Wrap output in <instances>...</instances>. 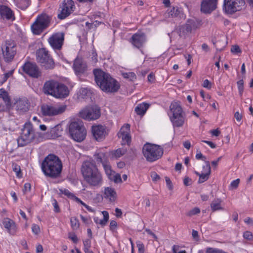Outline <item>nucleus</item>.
Segmentation results:
<instances>
[{
    "label": "nucleus",
    "mask_w": 253,
    "mask_h": 253,
    "mask_svg": "<svg viewBox=\"0 0 253 253\" xmlns=\"http://www.w3.org/2000/svg\"><path fill=\"white\" fill-rule=\"evenodd\" d=\"M149 106L148 103L143 102L138 104L136 107L135 111L137 115H143L149 107Z\"/></svg>",
    "instance_id": "obj_30"
},
{
    "label": "nucleus",
    "mask_w": 253,
    "mask_h": 253,
    "mask_svg": "<svg viewBox=\"0 0 253 253\" xmlns=\"http://www.w3.org/2000/svg\"><path fill=\"white\" fill-rule=\"evenodd\" d=\"M218 0H202L201 4V11L210 13L216 8Z\"/></svg>",
    "instance_id": "obj_18"
},
{
    "label": "nucleus",
    "mask_w": 253,
    "mask_h": 253,
    "mask_svg": "<svg viewBox=\"0 0 253 253\" xmlns=\"http://www.w3.org/2000/svg\"><path fill=\"white\" fill-rule=\"evenodd\" d=\"M129 134L130 133H118L119 137L122 139L123 144H125L126 143L128 144L130 142L131 138Z\"/></svg>",
    "instance_id": "obj_36"
},
{
    "label": "nucleus",
    "mask_w": 253,
    "mask_h": 253,
    "mask_svg": "<svg viewBox=\"0 0 253 253\" xmlns=\"http://www.w3.org/2000/svg\"><path fill=\"white\" fill-rule=\"evenodd\" d=\"M131 43L136 47H141L146 42V37L144 33L139 32L134 34L131 39Z\"/></svg>",
    "instance_id": "obj_22"
},
{
    "label": "nucleus",
    "mask_w": 253,
    "mask_h": 253,
    "mask_svg": "<svg viewBox=\"0 0 253 253\" xmlns=\"http://www.w3.org/2000/svg\"><path fill=\"white\" fill-rule=\"evenodd\" d=\"M52 205L54 207V211L56 212H58L60 211V209L58 205V203L55 199L52 200Z\"/></svg>",
    "instance_id": "obj_57"
},
{
    "label": "nucleus",
    "mask_w": 253,
    "mask_h": 253,
    "mask_svg": "<svg viewBox=\"0 0 253 253\" xmlns=\"http://www.w3.org/2000/svg\"><path fill=\"white\" fill-rule=\"evenodd\" d=\"M126 152V149L124 148H119L117 149L113 153V156L116 158H120L123 155H124Z\"/></svg>",
    "instance_id": "obj_39"
},
{
    "label": "nucleus",
    "mask_w": 253,
    "mask_h": 253,
    "mask_svg": "<svg viewBox=\"0 0 253 253\" xmlns=\"http://www.w3.org/2000/svg\"><path fill=\"white\" fill-rule=\"evenodd\" d=\"M200 210L198 208H194L191 211H190L188 213V215L189 216H192L196 214L200 213Z\"/></svg>",
    "instance_id": "obj_52"
},
{
    "label": "nucleus",
    "mask_w": 253,
    "mask_h": 253,
    "mask_svg": "<svg viewBox=\"0 0 253 253\" xmlns=\"http://www.w3.org/2000/svg\"><path fill=\"white\" fill-rule=\"evenodd\" d=\"M81 171L84 180L89 185L95 187L102 185V175L95 163L90 161L84 162L82 165Z\"/></svg>",
    "instance_id": "obj_1"
},
{
    "label": "nucleus",
    "mask_w": 253,
    "mask_h": 253,
    "mask_svg": "<svg viewBox=\"0 0 253 253\" xmlns=\"http://www.w3.org/2000/svg\"><path fill=\"white\" fill-rule=\"evenodd\" d=\"M234 117L237 121L240 122L242 119L243 116L241 113L237 111L235 113Z\"/></svg>",
    "instance_id": "obj_62"
},
{
    "label": "nucleus",
    "mask_w": 253,
    "mask_h": 253,
    "mask_svg": "<svg viewBox=\"0 0 253 253\" xmlns=\"http://www.w3.org/2000/svg\"><path fill=\"white\" fill-rule=\"evenodd\" d=\"M119 134L130 133V126L129 124H125L121 128Z\"/></svg>",
    "instance_id": "obj_42"
},
{
    "label": "nucleus",
    "mask_w": 253,
    "mask_h": 253,
    "mask_svg": "<svg viewBox=\"0 0 253 253\" xmlns=\"http://www.w3.org/2000/svg\"><path fill=\"white\" fill-rule=\"evenodd\" d=\"M2 99V101L8 103L10 102V98L7 91L3 88L0 89V99Z\"/></svg>",
    "instance_id": "obj_34"
},
{
    "label": "nucleus",
    "mask_w": 253,
    "mask_h": 253,
    "mask_svg": "<svg viewBox=\"0 0 253 253\" xmlns=\"http://www.w3.org/2000/svg\"><path fill=\"white\" fill-rule=\"evenodd\" d=\"M91 131L93 138L97 141H102L107 135L106 127L98 125L92 126Z\"/></svg>",
    "instance_id": "obj_16"
},
{
    "label": "nucleus",
    "mask_w": 253,
    "mask_h": 253,
    "mask_svg": "<svg viewBox=\"0 0 253 253\" xmlns=\"http://www.w3.org/2000/svg\"><path fill=\"white\" fill-rule=\"evenodd\" d=\"M80 93L83 97H84L90 93V90L87 88L83 87L80 89Z\"/></svg>",
    "instance_id": "obj_50"
},
{
    "label": "nucleus",
    "mask_w": 253,
    "mask_h": 253,
    "mask_svg": "<svg viewBox=\"0 0 253 253\" xmlns=\"http://www.w3.org/2000/svg\"><path fill=\"white\" fill-rule=\"evenodd\" d=\"M42 169L46 176L58 177L62 169V164L59 158L53 154L46 156L42 162Z\"/></svg>",
    "instance_id": "obj_3"
},
{
    "label": "nucleus",
    "mask_w": 253,
    "mask_h": 253,
    "mask_svg": "<svg viewBox=\"0 0 253 253\" xmlns=\"http://www.w3.org/2000/svg\"><path fill=\"white\" fill-rule=\"evenodd\" d=\"M64 35L63 33H56L53 34L48 40L50 46L54 50H60L63 44Z\"/></svg>",
    "instance_id": "obj_15"
},
{
    "label": "nucleus",
    "mask_w": 253,
    "mask_h": 253,
    "mask_svg": "<svg viewBox=\"0 0 253 253\" xmlns=\"http://www.w3.org/2000/svg\"><path fill=\"white\" fill-rule=\"evenodd\" d=\"M221 200L219 199H214L211 202V208L212 211L223 210L221 205Z\"/></svg>",
    "instance_id": "obj_32"
},
{
    "label": "nucleus",
    "mask_w": 253,
    "mask_h": 253,
    "mask_svg": "<svg viewBox=\"0 0 253 253\" xmlns=\"http://www.w3.org/2000/svg\"><path fill=\"white\" fill-rule=\"evenodd\" d=\"M206 165L203 167V173H211V167L209 161H205Z\"/></svg>",
    "instance_id": "obj_46"
},
{
    "label": "nucleus",
    "mask_w": 253,
    "mask_h": 253,
    "mask_svg": "<svg viewBox=\"0 0 253 253\" xmlns=\"http://www.w3.org/2000/svg\"><path fill=\"white\" fill-rule=\"evenodd\" d=\"M245 4L244 0H224L223 10L227 14H232L242 10Z\"/></svg>",
    "instance_id": "obj_9"
},
{
    "label": "nucleus",
    "mask_w": 253,
    "mask_h": 253,
    "mask_svg": "<svg viewBox=\"0 0 253 253\" xmlns=\"http://www.w3.org/2000/svg\"><path fill=\"white\" fill-rule=\"evenodd\" d=\"M59 82L54 81L50 80L46 82L43 86V91L45 94L53 96L56 87H57Z\"/></svg>",
    "instance_id": "obj_23"
},
{
    "label": "nucleus",
    "mask_w": 253,
    "mask_h": 253,
    "mask_svg": "<svg viewBox=\"0 0 253 253\" xmlns=\"http://www.w3.org/2000/svg\"><path fill=\"white\" fill-rule=\"evenodd\" d=\"M102 196L105 199H108L110 202H114L116 199L117 194L113 188L106 187H104Z\"/></svg>",
    "instance_id": "obj_26"
},
{
    "label": "nucleus",
    "mask_w": 253,
    "mask_h": 253,
    "mask_svg": "<svg viewBox=\"0 0 253 253\" xmlns=\"http://www.w3.org/2000/svg\"><path fill=\"white\" fill-rule=\"evenodd\" d=\"M93 74L96 83L104 91L106 92H115L120 88L118 82L111 76L100 69H94Z\"/></svg>",
    "instance_id": "obj_2"
},
{
    "label": "nucleus",
    "mask_w": 253,
    "mask_h": 253,
    "mask_svg": "<svg viewBox=\"0 0 253 253\" xmlns=\"http://www.w3.org/2000/svg\"><path fill=\"white\" fill-rule=\"evenodd\" d=\"M69 132L71 138L77 142L83 141L86 136V129L81 122H72L69 126Z\"/></svg>",
    "instance_id": "obj_5"
},
{
    "label": "nucleus",
    "mask_w": 253,
    "mask_h": 253,
    "mask_svg": "<svg viewBox=\"0 0 253 253\" xmlns=\"http://www.w3.org/2000/svg\"><path fill=\"white\" fill-rule=\"evenodd\" d=\"M117 226V223L115 220H111L110 223V229L111 230H114Z\"/></svg>",
    "instance_id": "obj_63"
},
{
    "label": "nucleus",
    "mask_w": 253,
    "mask_h": 253,
    "mask_svg": "<svg viewBox=\"0 0 253 253\" xmlns=\"http://www.w3.org/2000/svg\"><path fill=\"white\" fill-rule=\"evenodd\" d=\"M137 247L138 249V253H144V246L141 242L137 243Z\"/></svg>",
    "instance_id": "obj_55"
},
{
    "label": "nucleus",
    "mask_w": 253,
    "mask_h": 253,
    "mask_svg": "<svg viewBox=\"0 0 253 253\" xmlns=\"http://www.w3.org/2000/svg\"><path fill=\"white\" fill-rule=\"evenodd\" d=\"M104 168V169L105 171L106 174L108 176V178L111 177L113 173L114 172L111 168V166L108 163L105 164V165H102Z\"/></svg>",
    "instance_id": "obj_37"
},
{
    "label": "nucleus",
    "mask_w": 253,
    "mask_h": 253,
    "mask_svg": "<svg viewBox=\"0 0 253 253\" xmlns=\"http://www.w3.org/2000/svg\"><path fill=\"white\" fill-rule=\"evenodd\" d=\"M60 191L62 194H64L69 198L74 199L75 197V196L73 193H71L68 189H60Z\"/></svg>",
    "instance_id": "obj_47"
},
{
    "label": "nucleus",
    "mask_w": 253,
    "mask_h": 253,
    "mask_svg": "<svg viewBox=\"0 0 253 253\" xmlns=\"http://www.w3.org/2000/svg\"><path fill=\"white\" fill-rule=\"evenodd\" d=\"M210 174L202 173L200 175V177L198 180V183H202L209 179V175Z\"/></svg>",
    "instance_id": "obj_45"
},
{
    "label": "nucleus",
    "mask_w": 253,
    "mask_h": 253,
    "mask_svg": "<svg viewBox=\"0 0 253 253\" xmlns=\"http://www.w3.org/2000/svg\"><path fill=\"white\" fill-rule=\"evenodd\" d=\"M7 111H8V113L9 115V124L12 123L14 125L13 127H12V128H10V129L14 130L15 128V126H17V124L15 123V122H14L13 121V120L15 119V117H16V116L15 115V114H14L15 113L14 112V110H13V109H11V110L9 109Z\"/></svg>",
    "instance_id": "obj_35"
},
{
    "label": "nucleus",
    "mask_w": 253,
    "mask_h": 253,
    "mask_svg": "<svg viewBox=\"0 0 253 253\" xmlns=\"http://www.w3.org/2000/svg\"><path fill=\"white\" fill-rule=\"evenodd\" d=\"M170 112L172 116L184 115V113L179 102H173L170 106Z\"/></svg>",
    "instance_id": "obj_28"
},
{
    "label": "nucleus",
    "mask_w": 253,
    "mask_h": 253,
    "mask_svg": "<svg viewBox=\"0 0 253 253\" xmlns=\"http://www.w3.org/2000/svg\"><path fill=\"white\" fill-rule=\"evenodd\" d=\"M95 159L97 163H101L102 165L108 163L107 154L103 152L98 151L94 154Z\"/></svg>",
    "instance_id": "obj_29"
},
{
    "label": "nucleus",
    "mask_w": 253,
    "mask_h": 253,
    "mask_svg": "<svg viewBox=\"0 0 253 253\" xmlns=\"http://www.w3.org/2000/svg\"><path fill=\"white\" fill-rule=\"evenodd\" d=\"M243 237L244 238V239L249 241L253 240V235L251 232L249 231H247L244 232Z\"/></svg>",
    "instance_id": "obj_48"
},
{
    "label": "nucleus",
    "mask_w": 253,
    "mask_h": 253,
    "mask_svg": "<svg viewBox=\"0 0 253 253\" xmlns=\"http://www.w3.org/2000/svg\"><path fill=\"white\" fill-rule=\"evenodd\" d=\"M122 75L124 78L130 81H134L136 79V75L133 72L124 73Z\"/></svg>",
    "instance_id": "obj_38"
},
{
    "label": "nucleus",
    "mask_w": 253,
    "mask_h": 253,
    "mask_svg": "<svg viewBox=\"0 0 253 253\" xmlns=\"http://www.w3.org/2000/svg\"><path fill=\"white\" fill-rule=\"evenodd\" d=\"M73 67L76 74L78 75L85 72L86 65L82 59L76 58L74 61Z\"/></svg>",
    "instance_id": "obj_25"
},
{
    "label": "nucleus",
    "mask_w": 253,
    "mask_h": 253,
    "mask_svg": "<svg viewBox=\"0 0 253 253\" xmlns=\"http://www.w3.org/2000/svg\"><path fill=\"white\" fill-rule=\"evenodd\" d=\"M69 238L71 239L74 243H76L78 241L77 236L74 233H70L69 234Z\"/></svg>",
    "instance_id": "obj_56"
},
{
    "label": "nucleus",
    "mask_w": 253,
    "mask_h": 253,
    "mask_svg": "<svg viewBox=\"0 0 253 253\" xmlns=\"http://www.w3.org/2000/svg\"><path fill=\"white\" fill-rule=\"evenodd\" d=\"M170 121L174 127H180L183 126L185 121V115H180L172 116L170 117Z\"/></svg>",
    "instance_id": "obj_27"
},
{
    "label": "nucleus",
    "mask_w": 253,
    "mask_h": 253,
    "mask_svg": "<svg viewBox=\"0 0 253 253\" xmlns=\"http://www.w3.org/2000/svg\"><path fill=\"white\" fill-rule=\"evenodd\" d=\"M13 170L16 173L17 176L18 177H21L22 176L20 166L17 165H13Z\"/></svg>",
    "instance_id": "obj_49"
},
{
    "label": "nucleus",
    "mask_w": 253,
    "mask_h": 253,
    "mask_svg": "<svg viewBox=\"0 0 253 253\" xmlns=\"http://www.w3.org/2000/svg\"><path fill=\"white\" fill-rule=\"evenodd\" d=\"M200 26V22L196 19H188L179 28L180 36H184L195 32Z\"/></svg>",
    "instance_id": "obj_14"
},
{
    "label": "nucleus",
    "mask_w": 253,
    "mask_h": 253,
    "mask_svg": "<svg viewBox=\"0 0 253 253\" xmlns=\"http://www.w3.org/2000/svg\"><path fill=\"white\" fill-rule=\"evenodd\" d=\"M32 232L35 234H38L40 231V228L39 225L37 224H33L32 226Z\"/></svg>",
    "instance_id": "obj_53"
},
{
    "label": "nucleus",
    "mask_w": 253,
    "mask_h": 253,
    "mask_svg": "<svg viewBox=\"0 0 253 253\" xmlns=\"http://www.w3.org/2000/svg\"><path fill=\"white\" fill-rule=\"evenodd\" d=\"M101 115L100 109L97 105L86 107L80 112V116L87 121L98 119Z\"/></svg>",
    "instance_id": "obj_10"
},
{
    "label": "nucleus",
    "mask_w": 253,
    "mask_h": 253,
    "mask_svg": "<svg viewBox=\"0 0 253 253\" xmlns=\"http://www.w3.org/2000/svg\"><path fill=\"white\" fill-rule=\"evenodd\" d=\"M36 57L38 62L44 69L51 70L54 68V62L46 49L42 48L38 50Z\"/></svg>",
    "instance_id": "obj_8"
},
{
    "label": "nucleus",
    "mask_w": 253,
    "mask_h": 253,
    "mask_svg": "<svg viewBox=\"0 0 253 253\" xmlns=\"http://www.w3.org/2000/svg\"><path fill=\"white\" fill-rule=\"evenodd\" d=\"M76 8L74 1L73 0H64L60 5L58 14V18L64 19L70 15Z\"/></svg>",
    "instance_id": "obj_12"
},
{
    "label": "nucleus",
    "mask_w": 253,
    "mask_h": 253,
    "mask_svg": "<svg viewBox=\"0 0 253 253\" xmlns=\"http://www.w3.org/2000/svg\"><path fill=\"white\" fill-rule=\"evenodd\" d=\"M244 222L250 226L253 225V219L250 217H247L244 219Z\"/></svg>",
    "instance_id": "obj_64"
},
{
    "label": "nucleus",
    "mask_w": 253,
    "mask_h": 253,
    "mask_svg": "<svg viewBox=\"0 0 253 253\" xmlns=\"http://www.w3.org/2000/svg\"><path fill=\"white\" fill-rule=\"evenodd\" d=\"M23 70L26 74L34 78H38L40 75L39 68L35 63L27 62L22 66Z\"/></svg>",
    "instance_id": "obj_17"
},
{
    "label": "nucleus",
    "mask_w": 253,
    "mask_h": 253,
    "mask_svg": "<svg viewBox=\"0 0 253 253\" xmlns=\"http://www.w3.org/2000/svg\"><path fill=\"white\" fill-rule=\"evenodd\" d=\"M143 153L148 161L153 162L162 156L163 150L157 145L146 144L143 146Z\"/></svg>",
    "instance_id": "obj_6"
},
{
    "label": "nucleus",
    "mask_w": 253,
    "mask_h": 253,
    "mask_svg": "<svg viewBox=\"0 0 253 253\" xmlns=\"http://www.w3.org/2000/svg\"><path fill=\"white\" fill-rule=\"evenodd\" d=\"M1 50L4 60L11 61L16 53L15 44L12 41H6L2 45Z\"/></svg>",
    "instance_id": "obj_13"
},
{
    "label": "nucleus",
    "mask_w": 253,
    "mask_h": 253,
    "mask_svg": "<svg viewBox=\"0 0 253 253\" xmlns=\"http://www.w3.org/2000/svg\"><path fill=\"white\" fill-rule=\"evenodd\" d=\"M13 1L16 6L22 10L26 9L30 4V0H20L19 1L13 0Z\"/></svg>",
    "instance_id": "obj_33"
},
{
    "label": "nucleus",
    "mask_w": 253,
    "mask_h": 253,
    "mask_svg": "<svg viewBox=\"0 0 253 253\" xmlns=\"http://www.w3.org/2000/svg\"><path fill=\"white\" fill-rule=\"evenodd\" d=\"M84 249L90 248L91 246V242L90 239H86L83 241Z\"/></svg>",
    "instance_id": "obj_60"
},
{
    "label": "nucleus",
    "mask_w": 253,
    "mask_h": 253,
    "mask_svg": "<svg viewBox=\"0 0 253 253\" xmlns=\"http://www.w3.org/2000/svg\"><path fill=\"white\" fill-rule=\"evenodd\" d=\"M62 131V129L61 128V126L58 125L51 128L50 133L56 134H61Z\"/></svg>",
    "instance_id": "obj_41"
},
{
    "label": "nucleus",
    "mask_w": 253,
    "mask_h": 253,
    "mask_svg": "<svg viewBox=\"0 0 253 253\" xmlns=\"http://www.w3.org/2000/svg\"><path fill=\"white\" fill-rule=\"evenodd\" d=\"M151 177L154 181H157L160 179V176L155 171L152 172Z\"/></svg>",
    "instance_id": "obj_58"
},
{
    "label": "nucleus",
    "mask_w": 253,
    "mask_h": 253,
    "mask_svg": "<svg viewBox=\"0 0 253 253\" xmlns=\"http://www.w3.org/2000/svg\"><path fill=\"white\" fill-rule=\"evenodd\" d=\"M231 51L233 53H238L241 52V49L238 45H233L231 48Z\"/></svg>",
    "instance_id": "obj_54"
},
{
    "label": "nucleus",
    "mask_w": 253,
    "mask_h": 253,
    "mask_svg": "<svg viewBox=\"0 0 253 253\" xmlns=\"http://www.w3.org/2000/svg\"><path fill=\"white\" fill-rule=\"evenodd\" d=\"M11 106V102L6 103V102H1L0 100V112L7 111Z\"/></svg>",
    "instance_id": "obj_40"
},
{
    "label": "nucleus",
    "mask_w": 253,
    "mask_h": 253,
    "mask_svg": "<svg viewBox=\"0 0 253 253\" xmlns=\"http://www.w3.org/2000/svg\"><path fill=\"white\" fill-rule=\"evenodd\" d=\"M66 109L65 105L44 104L41 106V112L44 116H54L63 113Z\"/></svg>",
    "instance_id": "obj_11"
},
{
    "label": "nucleus",
    "mask_w": 253,
    "mask_h": 253,
    "mask_svg": "<svg viewBox=\"0 0 253 253\" xmlns=\"http://www.w3.org/2000/svg\"><path fill=\"white\" fill-rule=\"evenodd\" d=\"M238 87L240 94L241 95L244 90V82L241 80L237 82Z\"/></svg>",
    "instance_id": "obj_51"
},
{
    "label": "nucleus",
    "mask_w": 253,
    "mask_h": 253,
    "mask_svg": "<svg viewBox=\"0 0 253 253\" xmlns=\"http://www.w3.org/2000/svg\"><path fill=\"white\" fill-rule=\"evenodd\" d=\"M14 106L16 111V114H22L29 110V104L26 98H19L16 101Z\"/></svg>",
    "instance_id": "obj_19"
},
{
    "label": "nucleus",
    "mask_w": 253,
    "mask_h": 253,
    "mask_svg": "<svg viewBox=\"0 0 253 253\" xmlns=\"http://www.w3.org/2000/svg\"><path fill=\"white\" fill-rule=\"evenodd\" d=\"M110 180L114 181L115 183H118L122 181L121 176L119 174L115 173L114 172L111 177L109 178Z\"/></svg>",
    "instance_id": "obj_43"
},
{
    "label": "nucleus",
    "mask_w": 253,
    "mask_h": 253,
    "mask_svg": "<svg viewBox=\"0 0 253 253\" xmlns=\"http://www.w3.org/2000/svg\"><path fill=\"white\" fill-rule=\"evenodd\" d=\"M2 224L10 234H15L17 227L15 223L12 220L9 218H4L2 220Z\"/></svg>",
    "instance_id": "obj_24"
},
{
    "label": "nucleus",
    "mask_w": 253,
    "mask_h": 253,
    "mask_svg": "<svg viewBox=\"0 0 253 253\" xmlns=\"http://www.w3.org/2000/svg\"><path fill=\"white\" fill-rule=\"evenodd\" d=\"M71 224L72 227L74 229H77L79 227V223L78 220L76 217H72L70 219Z\"/></svg>",
    "instance_id": "obj_44"
},
{
    "label": "nucleus",
    "mask_w": 253,
    "mask_h": 253,
    "mask_svg": "<svg viewBox=\"0 0 253 253\" xmlns=\"http://www.w3.org/2000/svg\"><path fill=\"white\" fill-rule=\"evenodd\" d=\"M69 94V90L68 87L63 84L59 83L52 96L57 98H64L68 96Z\"/></svg>",
    "instance_id": "obj_20"
},
{
    "label": "nucleus",
    "mask_w": 253,
    "mask_h": 253,
    "mask_svg": "<svg viewBox=\"0 0 253 253\" xmlns=\"http://www.w3.org/2000/svg\"><path fill=\"white\" fill-rule=\"evenodd\" d=\"M203 86L205 88L210 89L211 87V82L208 80L206 79L204 81Z\"/></svg>",
    "instance_id": "obj_61"
},
{
    "label": "nucleus",
    "mask_w": 253,
    "mask_h": 253,
    "mask_svg": "<svg viewBox=\"0 0 253 253\" xmlns=\"http://www.w3.org/2000/svg\"><path fill=\"white\" fill-rule=\"evenodd\" d=\"M181 11L177 7H173L168 10V13L166 14V17H177L180 14Z\"/></svg>",
    "instance_id": "obj_31"
},
{
    "label": "nucleus",
    "mask_w": 253,
    "mask_h": 253,
    "mask_svg": "<svg viewBox=\"0 0 253 253\" xmlns=\"http://www.w3.org/2000/svg\"><path fill=\"white\" fill-rule=\"evenodd\" d=\"M36 134H37L31 123H26L23 128L20 136L17 139L19 146H24L32 142L36 138Z\"/></svg>",
    "instance_id": "obj_4"
},
{
    "label": "nucleus",
    "mask_w": 253,
    "mask_h": 253,
    "mask_svg": "<svg viewBox=\"0 0 253 253\" xmlns=\"http://www.w3.org/2000/svg\"><path fill=\"white\" fill-rule=\"evenodd\" d=\"M0 15L2 19L7 20L13 21L15 19L14 13L11 9L4 5H0Z\"/></svg>",
    "instance_id": "obj_21"
},
{
    "label": "nucleus",
    "mask_w": 253,
    "mask_h": 253,
    "mask_svg": "<svg viewBox=\"0 0 253 253\" xmlns=\"http://www.w3.org/2000/svg\"><path fill=\"white\" fill-rule=\"evenodd\" d=\"M51 18L46 14L39 15L34 23L31 25V30L35 35L41 34L50 25Z\"/></svg>",
    "instance_id": "obj_7"
},
{
    "label": "nucleus",
    "mask_w": 253,
    "mask_h": 253,
    "mask_svg": "<svg viewBox=\"0 0 253 253\" xmlns=\"http://www.w3.org/2000/svg\"><path fill=\"white\" fill-rule=\"evenodd\" d=\"M239 182H240V179H237L234 180H233V181H232L231 182V183L230 184V186L233 188L236 189L238 186Z\"/></svg>",
    "instance_id": "obj_59"
}]
</instances>
